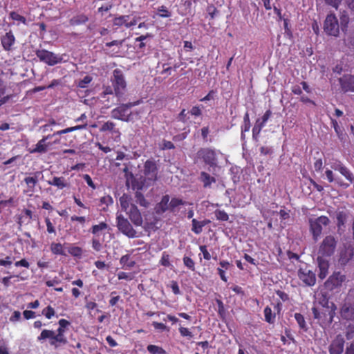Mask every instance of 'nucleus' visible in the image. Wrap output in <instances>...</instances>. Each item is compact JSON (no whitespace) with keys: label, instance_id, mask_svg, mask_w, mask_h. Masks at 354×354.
<instances>
[{"label":"nucleus","instance_id":"c756f323","mask_svg":"<svg viewBox=\"0 0 354 354\" xmlns=\"http://www.w3.org/2000/svg\"><path fill=\"white\" fill-rule=\"evenodd\" d=\"M266 126L264 122H262L260 118H258L254 124V126L252 128V137L254 139H257L259 135L260 134L262 129Z\"/></svg>","mask_w":354,"mask_h":354},{"label":"nucleus","instance_id":"2eb2a0df","mask_svg":"<svg viewBox=\"0 0 354 354\" xmlns=\"http://www.w3.org/2000/svg\"><path fill=\"white\" fill-rule=\"evenodd\" d=\"M342 317L346 320H354V302L345 300L340 309Z\"/></svg>","mask_w":354,"mask_h":354},{"label":"nucleus","instance_id":"4c0bfd02","mask_svg":"<svg viewBox=\"0 0 354 354\" xmlns=\"http://www.w3.org/2000/svg\"><path fill=\"white\" fill-rule=\"evenodd\" d=\"M331 124H332V126L333 127L334 130H335V133H337L338 138L341 140H343L346 137V134L344 133L343 130L341 129V128L339 127L337 120H335L334 119H331Z\"/></svg>","mask_w":354,"mask_h":354},{"label":"nucleus","instance_id":"ea45409f","mask_svg":"<svg viewBox=\"0 0 354 354\" xmlns=\"http://www.w3.org/2000/svg\"><path fill=\"white\" fill-rule=\"evenodd\" d=\"M294 317H295V319L297 321L299 328L304 330L305 331H306L308 330V328L306 326V321H305L304 315H301V313H297L295 314Z\"/></svg>","mask_w":354,"mask_h":354},{"label":"nucleus","instance_id":"6e6d98bb","mask_svg":"<svg viewBox=\"0 0 354 354\" xmlns=\"http://www.w3.org/2000/svg\"><path fill=\"white\" fill-rule=\"evenodd\" d=\"M92 81V77L89 75H86L82 80H81L78 83V86L80 88H86V85L91 83Z\"/></svg>","mask_w":354,"mask_h":354},{"label":"nucleus","instance_id":"cd10ccee","mask_svg":"<svg viewBox=\"0 0 354 354\" xmlns=\"http://www.w3.org/2000/svg\"><path fill=\"white\" fill-rule=\"evenodd\" d=\"M348 216V211L338 210L336 212L337 225L339 228L344 226Z\"/></svg>","mask_w":354,"mask_h":354},{"label":"nucleus","instance_id":"37998d69","mask_svg":"<svg viewBox=\"0 0 354 354\" xmlns=\"http://www.w3.org/2000/svg\"><path fill=\"white\" fill-rule=\"evenodd\" d=\"M339 172L344 176L350 182V183H354L353 175L346 166H344Z\"/></svg>","mask_w":354,"mask_h":354},{"label":"nucleus","instance_id":"de8ad7c7","mask_svg":"<svg viewBox=\"0 0 354 354\" xmlns=\"http://www.w3.org/2000/svg\"><path fill=\"white\" fill-rule=\"evenodd\" d=\"M10 18L14 21H18L24 24H26V19L22 15H20L17 12L12 11L10 13Z\"/></svg>","mask_w":354,"mask_h":354},{"label":"nucleus","instance_id":"09e8293b","mask_svg":"<svg viewBox=\"0 0 354 354\" xmlns=\"http://www.w3.org/2000/svg\"><path fill=\"white\" fill-rule=\"evenodd\" d=\"M41 313L47 319H51L55 315V311L54 308L52 306H48L47 307H46L45 308H44L42 310Z\"/></svg>","mask_w":354,"mask_h":354},{"label":"nucleus","instance_id":"a18cd8bd","mask_svg":"<svg viewBox=\"0 0 354 354\" xmlns=\"http://www.w3.org/2000/svg\"><path fill=\"white\" fill-rule=\"evenodd\" d=\"M182 205H184V201L182 199L172 198L169 201L170 212H174L176 207Z\"/></svg>","mask_w":354,"mask_h":354},{"label":"nucleus","instance_id":"a211bd4d","mask_svg":"<svg viewBox=\"0 0 354 354\" xmlns=\"http://www.w3.org/2000/svg\"><path fill=\"white\" fill-rule=\"evenodd\" d=\"M126 214L129 216V219L136 226H141L142 225V216L136 205H131L129 210H128Z\"/></svg>","mask_w":354,"mask_h":354},{"label":"nucleus","instance_id":"4468645a","mask_svg":"<svg viewBox=\"0 0 354 354\" xmlns=\"http://www.w3.org/2000/svg\"><path fill=\"white\" fill-rule=\"evenodd\" d=\"M344 339L342 335H337L329 346L330 354H342L344 351Z\"/></svg>","mask_w":354,"mask_h":354},{"label":"nucleus","instance_id":"b1692460","mask_svg":"<svg viewBox=\"0 0 354 354\" xmlns=\"http://www.w3.org/2000/svg\"><path fill=\"white\" fill-rule=\"evenodd\" d=\"M48 184L50 185L55 186L59 189H63L68 186L64 177L54 176L51 180L48 181Z\"/></svg>","mask_w":354,"mask_h":354},{"label":"nucleus","instance_id":"9b49d317","mask_svg":"<svg viewBox=\"0 0 354 354\" xmlns=\"http://www.w3.org/2000/svg\"><path fill=\"white\" fill-rule=\"evenodd\" d=\"M345 280V274L341 272H334L326 281L324 286L327 290L333 291L340 288Z\"/></svg>","mask_w":354,"mask_h":354},{"label":"nucleus","instance_id":"3c124183","mask_svg":"<svg viewBox=\"0 0 354 354\" xmlns=\"http://www.w3.org/2000/svg\"><path fill=\"white\" fill-rule=\"evenodd\" d=\"M170 256L166 252H163L162 254L161 259L160 260V264L164 267H169L171 266L169 262Z\"/></svg>","mask_w":354,"mask_h":354},{"label":"nucleus","instance_id":"473e14b6","mask_svg":"<svg viewBox=\"0 0 354 354\" xmlns=\"http://www.w3.org/2000/svg\"><path fill=\"white\" fill-rule=\"evenodd\" d=\"M115 123L111 121H108L104 123L100 129L101 132H105L107 131H111L113 133L120 134V132L118 129H115Z\"/></svg>","mask_w":354,"mask_h":354},{"label":"nucleus","instance_id":"338daca9","mask_svg":"<svg viewBox=\"0 0 354 354\" xmlns=\"http://www.w3.org/2000/svg\"><path fill=\"white\" fill-rule=\"evenodd\" d=\"M15 266L16 267H24L26 268H29V267H30V264H29L28 261L25 259H22L19 261H16L15 263Z\"/></svg>","mask_w":354,"mask_h":354},{"label":"nucleus","instance_id":"58836bf2","mask_svg":"<svg viewBox=\"0 0 354 354\" xmlns=\"http://www.w3.org/2000/svg\"><path fill=\"white\" fill-rule=\"evenodd\" d=\"M135 198H136V203H138L140 206H142L145 207H148L149 203L145 199L144 195L141 192L137 191L135 194Z\"/></svg>","mask_w":354,"mask_h":354},{"label":"nucleus","instance_id":"13d9d810","mask_svg":"<svg viewBox=\"0 0 354 354\" xmlns=\"http://www.w3.org/2000/svg\"><path fill=\"white\" fill-rule=\"evenodd\" d=\"M178 330L180 335L183 337H187L189 338H192L193 337L192 333L189 331V328H187L181 326Z\"/></svg>","mask_w":354,"mask_h":354},{"label":"nucleus","instance_id":"7ed1b4c3","mask_svg":"<svg viewBox=\"0 0 354 354\" xmlns=\"http://www.w3.org/2000/svg\"><path fill=\"white\" fill-rule=\"evenodd\" d=\"M203 162L210 167H215L218 165V156L216 149L210 147L200 148L196 153L194 162Z\"/></svg>","mask_w":354,"mask_h":354},{"label":"nucleus","instance_id":"412c9836","mask_svg":"<svg viewBox=\"0 0 354 354\" xmlns=\"http://www.w3.org/2000/svg\"><path fill=\"white\" fill-rule=\"evenodd\" d=\"M41 174L40 171H36L32 174V176H27L24 178V182L28 187V192H34L35 186L38 183V176Z\"/></svg>","mask_w":354,"mask_h":354},{"label":"nucleus","instance_id":"72a5a7b5","mask_svg":"<svg viewBox=\"0 0 354 354\" xmlns=\"http://www.w3.org/2000/svg\"><path fill=\"white\" fill-rule=\"evenodd\" d=\"M50 250L53 254L56 255H66L63 245L60 243H52L50 244Z\"/></svg>","mask_w":354,"mask_h":354},{"label":"nucleus","instance_id":"f8f14e48","mask_svg":"<svg viewBox=\"0 0 354 354\" xmlns=\"http://www.w3.org/2000/svg\"><path fill=\"white\" fill-rule=\"evenodd\" d=\"M324 30L328 35H338L339 24L337 19L334 14H330L327 15L324 21Z\"/></svg>","mask_w":354,"mask_h":354},{"label":"nucleus","instance_id":"39448f33","mask_svg":"<svg viewBox=\"0 0 354 354\" xmlns=\"http://www.w3.org/2000/svg\"><path fill=\"white\" fill-rule=\"evenodd\" d=\"M46 339H49L50 345L55 348L60 345H65L67 343V339L64 334L57 333L55 335L53 330L44 329L37 337V341L41 342Z\"/></svg>","mask_w":354,"mask_h":354},{"label":"nucleus","instance_id":"a19ab883","mask_svg":"<svg viewBox=\"0 0 354 354\" xmlns=\"http://www.w3.org/2000/svg\"><path fill=\"white\" fill-rule=\"evenodd\" d=\"M203 225L200 223V221L196 218H193L192 221V231L196 234H199L203 232Z\"/></svg>","mask_w":354,"mask_h":354},{"label":"nucleus","instance_id":"f3484780","mask_svg":"<svg viewBox=\"0 0 354 354\" xmlns=\"http://www.w3.org/2000/svg\"><path fill=\"white\" fill-rule=\"evenodd\" d=\"M354 256V247L351 245H345L340 251L339 263L342 266L346 265Z\"/></svg>","mask_w":354,"mask_h":354},{"label":"nucleus","instance_id":"4d7b16f0","mask_svg":"<svg viewBox=\"0 0 354 354\" xmlns=\"http://www.w3.org/2000/svg\"><path fill=\"white\" fill-rule=\"evenodd\" d=\"M24 215H22L20 218H19V223L21 224V223L22 222L21 220L25 217L26 218H28V223H29L31 220H32V212L30 210V209H24L23 211Z\"/></svg>","mask_w":354,"mask_h":354},{"label":"nucleus","instance_id":"f03ea898","mask_svg":"<svg viewBox=\"0 0 354 354\" xmlns=\"http://www.w3.org/2000/svg\"><path fill=\"white\" fill-rule=\"evenodd\" d=\"M322 308L321 310L316 307L312 308L313 317L317 319L328 320L329 322H332L335 315V310L337 307L333 302H329L328 299H324L319 302Z\"/></svg>","mask_w":354,"mask_h":354},{"label":"nucleus","instance_id":"680f3d73","mask_svg":"<svg viewBox=\"0 0 354 354\" xmlns=\"http://www.w3.org/2000/svg\"><path fill=\"white\" fill-rule=\"evenodd\" d=\"M162 71H160V74L164 75H169L171 74V70L173 69L172 67L171 66H168V64L167 63H164V64H162Z\"/></svg>","mask_w":354,"mask_h":354},{"label":"nucleus","instance_id":"7c9ffc66","mask_svg":"<svg viewBox=\"0 0 354 354\" xmlns=\"http://www.w3.org/2000/svg\"><path fill=\"white\" fill-rule=\"evenodd\" d=\"M120 265H122V268H133L135 266L136 262L134 261L131 260L130 255L125 254V255H123L120 258Z\"/></svg>","mask_w":354,"mask_h":354},{"label":"nucleus","instance_id":"c9c22d12","mask_svg":"<svg viewBox=\"0 0 354 354\" xmlns=\"http://www.w3.org/2000/svg\"><path fill=\"white\" fill-rule=\"evenodd\" d=\"M265 320L269 324H274L275 321V314H272V309L269 306H266L263 310Z\"/></svg>","mask_w":354,"mask_h":354},{"label":"nucleus","instance_id":"20e7f679","mask_svg":"<svg viewBox=\"0 0 354 354\" xmlns=\"http://www.w3.org/2000/svg\"><path fill=\"white\" fill-rule=\"evenodd\" d=\"M309 230L312 234L313 241H317L320 237L323 226L326 227L330 224V219L326 216H320L316 218H310L308 219Z\"/></svg>","mask_w":354,"mask_h":354},{"label":"nucleus","instance_id":"c85d7f7f","mask_svg":"<svg viewBox=\"0 0 354 354\" xmlns=\"http://www.w3.org/2000/svg\"><path fill=\"white\" fill-rule=\"evenodd\" d=\"M108 227L109 225L107 223H106L105 222H100L98 224L93 225L91 227L89 232L92 233L94 236H100V232L104 230H106V229H108Z\"/></svg>","mask_w":354,"mask_h":354},{"label":"nucleus","instance_id":"6ab92c4d","mask_svg":"<svg viewBox=\"0 0 354 354\" xmlns=\"http://www.w3.org/2000/svg\"><path fill=\"white\" fill-rule=\"evenodd\" d=\"M340 86L344 92H354V76L344 75L339 79Z\"/></svg>","mask_w":354,"mask_h":354},{"label":"nucleus","instance_id":"603ef678","mask_svg":"<svg viewBox=\"0 0 354 354\" xmlns=\"http://www.w3.org/2000/svg\"><path fill=\"white\" fill-rule=\"evenodd\" d=\"M207 12L208 15L210 16L211 19H213L218 13V10L213 4L207 6Z\"/></svg>","mask_w":354,"mask_h":354},{"label":"nucleus","instance_id":"5fc2aeb1","mask_svg":"<svg viewBox=\"0 0 354 354\" xmlns=\"http://www.w3.org/2000/svg\"><path fill=\"white\" fill-rule=\"evenodd\" d=\"M13 261V257L6 256L5 259H0V266L3 267H9Z\"/></svg>","mask_w":354,"mask_h":354},{"label":"nucleus","instance_id":"ddd939ff","mask_svg":"<svg viewBox=\"0 0 354 354\" xmlns=\"http://www.w3.org/2000/svg\"><path fill=\"white\" fill-rule=\"evenodd\" d=\"M144 174L149 180L157 179L158 168L154 160H147L144 165Z\"/></svg>","mask_w":354,"mask_h":354},{"label":"nucleus","instance_id":"bb28decb","mask_svg":"<svg viewBox=\"0 0 354 354\" xmlns=\"http://www.w3.org/2000/svg\"><path fill=\"white\" fill-rule=\"evenodd\" d=\"M88 21V17L84 14L77 15L69 20V24L72 26H80L86 24Z\"/></svg>","mask_w":354,"mask_h":354},{"label":"nucleus","instance_id":"69168bd1","mask_svg":"<svg viewBox=\"0 0 354 354\" xmlns=\"http://www.w3.org/2000/svg\"><path fill=\"white\" fill-rule=\"evenodd\" d=\"M45 222H46V227H47V232L49 234L55 233V227H54L53 223H51L50 218H45Z\"/></svg>","mask_w":354,"mask_h":354},{"label":"nucleus","instance_id":"f257e3e1","mask_svg":"<svg viewBox=\"0 0 354 354\" xmlns=\"http://www.w3.org/2000/svg\"><path fill=\"white\" fill-rule=\"evenodd\" d=\"M337 245V239L333 235L326 236L320 243L318 250L317 261L319 268L318 277L324 279L328 274L330 259L334 255Z\"/></svg>","mask_w":354,"mask_h":354},{"label":"nucleus","instance_id":"8fccbe9b","mask_svg":"<svg viewBox=\"0 0 354 354\" xmlns=\"http://www.w3.org/2000/svg\"><path fill=\"white\" fill-rule=\"evenodd\" d=\"M71 221L72 222L77 221L78 222L82 227L84 226L86 222L89 221V219L84 216H76L73 215L71 217Z\"/></svg>","mask_w":354,"mask_h":354},{"label":"nucleus","instance_id":"a878e982","mask_svg":"<svg viewBox=\"0 0 354 354\" xmlns=\"http://www.w3.org/2000/svg\"><path fill=\"white\" fill-rule=\"evenodd\" d=\"M200 180L203 183L205 188L210 187L212 183H216V178L210 176L205 171H201L200 174Z\"/></svg>","mask_w":354,"mask_h":354},{"label":"nucleus","instance_id":"c03bdc74","mask_svg":"<svg viewBox=\"0 0 354 354\" xmlns=\"http://www.w3.org/2000/svg\"><path fill=\"white\" fill-rule=\"evenodd\" d=\"M214 214L217 220L221 221H227L229 220V216L224 210L216 209Z\"/></svg>","mask_w":354,"mask_h":354},{"label":"nucleus","instance_id":"bf43d9fd","mask_svg":"<svg viewBox=\"0 0 354 354\" xmlns=\"http://www.w3.org/2000/svg\"><path fill=\"white\" fill-rule=\"evenodd\" d=\"M87 127H88V124L86 122L85 123H84L82 124L76 125V126L71 127H68L67 129H68V132L70 133V132H73V131H77V130L86 129H87Z\"/></svg>","mask_w":354,"mask_h":354},{"label":"nucleus","instance_id":"423d86ee","mask_svg":"<svg viewBox=\"0 0 354 354\" xmlns=\"http://www.w3.org/2000/svg\"><path fill=\"white\" fill-rule=\"evenodd\" d=\"M111 83L115 95H122L127 87V82L123 73L120 69L116 68L113 71Z\"/></svg>","mask_w":354,"mask_h":354},{"label":"nucleus","instance_id":"052dcab7","mask_svg":"<svg viewBox=\"0 0 354 354\" xmlns=\"http://www.w3.org/2000/svg\"><path fill=\"white\" fill-rule=\"evenodd\" d=\"M199 249H200L201 252L203 253V258L205 260L209 261L211 259V254L208 252L206 245H200Z\"/></svg>","mask_w":354,"mask_h":354},{"label":"nucleus","instance_id":"9d476101","mask_svg":"<svg viewBox=\"0 0 354 354\" xmlns=\"http://www.w3.org/2000/svg\"><path fill=\"white\" fill-rule=\"evenodd\" d=\"M297 277L306 286H313L316 283L315 273L306 267H300L297 271Z\"/></svg>","mask_w":354,"mask_h":354},{"label":"nucleus","instance_id":"393cba45","mask_svg":"<svg viewBox=\"0 0 354 354\" xmlns=\"http://www.w3.org/2000/svg\"><path fill=\"white\" fill-rule=\"evenodd\" d=\"M119 201L122 210L125 212L129 210L131 205H135V204L132 203L131 202L132 198L131 196L127 194H123V195L120 198Z\"/></svg>","mask_w":354,"mask_h":354},{"label":"nucleus","instance_id":"79ce46f5","mask_svg":"<svg viewBox=\"0 0 354 354\" xmlns=\"http://www.w3.org/2000/svg\"><path fill=\"white\" fill-rule=\"evenodd\" d=\"M147 349L151 354H166V351L162 347L156 345L149 344Z\"/></svg>","mask_w":354,"mask_h":354},{"label":"nucleus","instance_id":"5701e85b","mask_svg":"<svg viewBox=\"0 0 354 354\" xmlns=\"http://www.w3.org/2000/svg\"><path fill=\"white\" fill-rule=\"evenodd\" d=\"M169 199V195H165L162 197L160 202L156 205V212L158 214L165 213L167 210L170 211Z\"/></svg>","mask_w":354,"mask_h":354},{"label":"nucleus","instance_id":"0e129e2a","mask_svg":"<svg viewBox=\"0 0 354 354\" xmlns=\"http://www.w3.org/2000/svg\"><path fill=\"white\" fill-rule=\"evenodd\" d=\"M345 335L347 339H351L354 337V326L349 325L347 327Z\"/></svg>","mask_w":354,"mask_h":354},{"label":"nucleus","instance_id":"0eeeda50","mask_svg":"<svg viewBox=\"0 0 354 354\" xmlns=\"http://www.w3.org/2000/svg\"><path fill=\"white\" fill-rule=\"evenodd\" d=\"M117 227L118 230L129 238H134L137 236V232L133 229L129 220L124 217L122 214L117 215L116 217Z\"/></svg>","mask_w":354,"mask_h":354},{"label":"nucleus","instance_id":"864d4df0","mask_svg":"<svg viewBox=\"0 0 354 354\" xmlns=\"http://www.w3.org/2000/svg\"><path fill=\"white\" fill-rule=\"evenodd\" d=\"M344 164L339 160L333 159L330 162V167L335 171H339L344 167Z\"/></svg>","mask_w":354,"mask_h":354},{"label":"nucleus","instance_id":"e2e57ef3","mask_svg":"<svg viewBox=\"0 0 354 354\" xmlns=\"http://www.w3.org/2000/svg\"><path fill=\"white\" fill-rule=\"evenodd\" d=\"M83 178L90 187H91L93 189H96V186L95 183H93L91 177L88 174H84L83 176Z\"/></svg>","mask_w":354,"mask_h":354},{"label":"nucleus","instance_id":"f704fd0d","mask_svg":"<svg viewBox=\"0 0 354 354\" xmlns=\"http://www.w3.org/2000/svg\"><path fill=\"white\" fill-rule=\"evenodd\" d=\"M157 15L160 18H169L171 17V12L164 5L158 7Z\"/></svg>","mask_w":354,"mask_h":354},{"label":"nucleus","instance_id":"1a4fd4ad","mask_svg":"<svg viewBox=\"0 0 354 354\" xmlns=\"http://www.w3.org/2000/svg\"><path fill=\"white\" fill-rule=\"evenodd\" d=\"M35 55L41 62L48 66H54L62 62V58L60 56L45 49L37 50Z\"/></svg>","mask_w":354,"mask_h":354},{"label":"nucleus","instance_id":"774afa93","mask_svg":"<svg viewBox=\"0 0 354 354\" xmlns=\"http://www.w3.org/2000/svg\"><path fill=\"white\" fill-rule=\"evenodd\" d=\"M60 283H61L60 279L57 277H54L51 280H48L45 282L46 286H48V287H53L55 285L59 284Z\"/></svg>","mask_w":354,"mask_h":354},{"label":"nucleus","instance_id":"dca6fc26","mask_svg":"<svg viewBox=\"0 0 354 354\" xmlns=\"http://www.w3.org/2000/svg\"><path fill=\"white\" fill-rule=\"evenodd\" d=\"M130 18L129 15H120L116 17L113 20V25L116 27L125 26L129 28L137 24V18L133 17L129 21Z\"/></svg>","mask_w":354,"mask_h":354},{"label":"nucleus","instance_id":"4be33fe9","mask_svg":"<svg viewBox=\"0 0 354 354\" xmlns=\"http://www.w3.org/2000/svg\"><path fill=\"white\" fill-rule=\"evenodd\" d=\"M50 143H47L43 138L38 141L34 148L28 149L30 153H45L48 151Z\"/></svg>","mask_w":354,"mask_h":354},{"label":"nucleus","instance_id":"49530a36","mask_svg":"<svg viewBox=\"0 0 354 354\" xmlns=\"http://www.w3.org/2000/svg\"><path fill=\"white\" fill-rule=\"evenodd\" d=\"M183 261L185 267L192 271H195V263L191 257L184 256Z\"/></svg>","mask_w":354,"mask_h":354},{"label":"nucleus","instance_id":"aec40b11","mask_svg":"<svg viewBox=\"0 0 354 354\" xmlns=\"http://www.w3.org/2000/svg\"><path fill=\"white\" fill-rule=\"evenodd\" d=\"M1 42L5 50L9 51L12 49V47L15 42V37L12 30H10L6 32L5 35L1 37Z\"/></svg>","mask_w":354,"mask_h":354},{"label":"nucleus","instance_id":"2f4dec72","mask_svg":"<svg viewBox=\"0 0 354 354\" xmlns=\"http://www.w3.org/2000/svg\"><path fill=\"white\" fill-rule=\"evenodd\" d=\"M68 252L71 256L76 258H81L83 254V250L82 248L79 246H75L73 245H71L68 248Z\"/></svg>","mask_w":354,"mask_h":354},{"label":"nucleus","instance_id":"e433bc0d","mask_svg":"<svg viewBox=\"0 0 354 354\" xmlns=\"http://www.w3.org/2000/svg\"><path fill=\"white\" fill-rule=\"evenodd\" d=\"M103 240H101L100 236H94L91 240L92 248L96 251L100 252L102 250Z\"/></svg>","mask_w":354,"mask_h":354},{"label":"nucleus","instance_id":"6e6552de","mask_svg":"<svg viewBox=\"0 0 354 354\" xmlns=\"http://www.w3.org/2000/svg\"><path fill=\"white\" fill-rule=\"evenodd\" d=\"M133 105L134 104L132 103L122 104L119 105L111 111V118L122 121L128 122L131 114L130 109Z\"/></svg>","mask_w":354,"mask_h":354}]
</instances>
